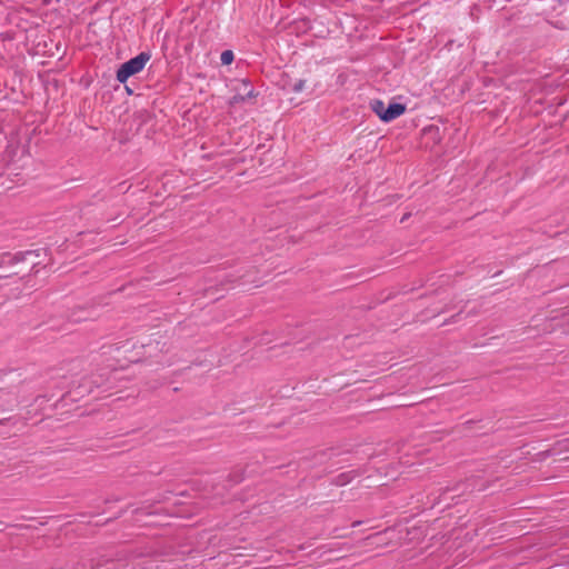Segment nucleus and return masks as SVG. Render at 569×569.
Listing matches in <instances>:
<instances>
[{
  "label": "nucleus",
  "instance_id": "f257e3e1",
  "mask_svg": "<svg viewBox=\"0 0 569 569\" xmlns=\"http://www.w3.org/2000/svg\"><path fill=\"white\" fill-rule=\"evenodd\" d=\"M150 60V54L141 52L137 57L122 63L117 71V80L120 83L127 82V80L143 70L147 62Z\"/></svg>",
  "mask_w": 569,
  "mask_h": 569
},
{
  "label": "nucleus",
  "instance_id": "f03ea898",
  "mask_svg": "<svg viewBox=\"0 0 569 569\" xmlns=\"http://www.w3.org/2000/svg\"><path fill=\"white\" fill-rule=\"evenodd\" d=\"M233 90L236 93L229 101L230 106L247 102L256 96L252 84L247 79L238 80L234 83Z\"/></svg>",
  "mask_w": 569,
  "mask_h": 569
},
{
  "label": "nucleus",
  "instance_id": "7ed1b4c3",
  "mask_svg": "<svg viewBox=\"0 0 569 569\" xmlns=\"http://www.w3.org/2000/svg\"><path fill=\"white\" fill-rule=\"evenodd\" d=\"M406 111V106L399 102L390 103L386 111H383L382 121L390 122L400 116H402Z\"/></svg>",
  "mask_w": 569,
  "mask_h": 569
},
{
  "label": "nucleus",
  "instance_id": "20e7f679",
  "mask_svg": "<svg viewBox=\"0 0 569 569\" xmlns=\"http://www.w3.org/2000/svg\"><path fill=\"white\" fill-rule=\"evenodd\" d=\"M372 111L380 118L382 121L383 111H386L387 107L381 100H372L371 103Z\"/></svg>",
  "mask_w": 569,
  "mask_h": 569
},
{
  "label": "nucleus",
  "instance_id": "39448f33",
  "mask_svg": "<svg viewBox=\"0 0 569 569\" xmlns=\"http://www.w3.org/2000/svg\"><path fill=\"white\" fill-rule=\"evenodd\" d=\"M233 52L230 50L223 51L220 57L222 64H230L233 61Z\"/></svg>",
  "mask_w": 569,
  "mask_h": 569
},
{
  "label": "nucleus",
  "instance_id": "423d86ee",
  "mask_svg": "<svg viewBox=\"0 0 569 569\" xmlns=\"http://www.w3.org/2000/svg\"><path fill=\"white\" fill-rule=\"evenodd\" d=\"M305 87H306V80L299 79L292 86V91L296 92V93H299V92H301L305 89Z\"/></svg>",
  "mask_w": 569,
  "mask_h": 569
}]
</instances>
